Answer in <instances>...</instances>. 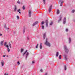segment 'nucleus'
<instances>
[{
    "mask_svg": "<svg viewBox=\"0 0 75 75\" xmlns=\"http://www.w3.org/2000/svg\"><path fill=\"white\" fill-rule=\"evenodd\" d=\"M45 41H46L45 43V45H46L47 46H48V47H51V45H50V42L48 41V38L46 39Z\"/></svg>",
    "mask_w": 75,
    "mask_h": 75,
    "instance_id": "1",
    "label": "nucleus"
},
{
    "mask_svg": "<svg viewBox=\"0 0 75 75\" xmlns=\"http://www.w3.org/2000/svg\"><path fill=\"white\" fill-rule=\"evenodd\" d=\"M64 49L65 51V52L66 53H68V52L69 51V50H68V48H67V46L64 45Z\"/></svg>",
    "mask_w": 75,
    "mask_h": 75,
    "instance_id": "2",
    "label": "nucleus"
},
{
    "mask_svg": "<svg viewBox=\"0 0 75 75\" xmlns=\"http://www.w3.org/2000/svg\"><path fill=\"white\" fill-rule=\"evenodd\" d=\"M52 5H51L50 6V7H49V13L51 12V8H52Z\"/></svg>",
    "mask_w": 75,
    "mask_h": 75,
    "instance_id": "3",
    "label": "nucleus"
},
{
    "mask_svg": "<svg viewBox=\"0 0 75 75\" xmlns=\"http://www.w3.org/2000/svg\"><path fill=\"white\" fill-rule=\"evenodd\" d=\"M1 64L2 67H3L4 65V62L3 60H2L1 62Z\"/></svg>",
    "mask_w": 75,
    "mask_h": 75,
    "instance_id": "4",
    "label": "nucleus"
},
{
    "mask_svg": "<svg viewBox=\"0 0 75 75\" xmlns=\"http://www.w3.org/2000/svg\"><path fill=\"white\" fill-rule=\"evenodd\" d=\"M63 24H65L66 23V17H64L63 21Z\"/></svg>",
    "mask_w": 75,
    "mask_h": 75,
    "instance_id": "5",
    "label": "nucleus"
},
{
    "mask_svg": "<svg viewBox=\"0 0 75 75\" xmlns=\"http://www.w3.org/2000/svg\"><path fill=\"white\" fill-rule=\"evenodd\" d=\"M45 23H46V27H48V20H46Z\"/></svg>",
    "mask_w": 75,
    "mask_h": 75,
    "instance_id": "6",
    "label": "nucleus"
},
{
    "mask_svg": "<svg viewBox=\"0 0 75 75\" xmlns=\"http://www.w3.org/2000/svg\"><path fill=\"white\" fill-rule=\"evenodd\" d=\"M6 47H7V48L8 52H10V49H9V48H8V45H7V46H6Z\"/></svg>",
    "mask_w": 75,
    "mask_h": 75,
    "instance_id": "7",
    "label": "nucleus"
},
{
    "mask_svg": "<svg viewBox=\"0 0 75 75\" xmlns=\"http://www.w3.org/2000/svg\"><path fill=\"white\" fill-rule=\"evenodd\" d=\"M31 10H29V11L28 16H29V17H31Z\"/></svg>",
    "mask_w": 75,
    "mask_h": 75,
    "instance_id": "8",
    "label": "nucleus"
},
{
    "mask_svg": "<svg viewBox=\"0 0 75 75\" xmlns=\"http://www.w3.org/2000/svg\"><path fill=\"white\" fill-rule=\"evenodd\" d=\"M29 54L30 53H29V52H27L26 55V57H25L26 59H27V57L28 56V55H29Z\"/></svg>",
    "mask_w": 75,
    "mask_h": 75,
    "instance_id": "9",
    "label": "nucleus"
},
{
    "mask_svg": "<svg viewBox=\"0 0 75 75\" xmlns=\"http://www.w3.org/2000/svg\"><path fill=\"white\" fill-rule=\"evenodd\" d=\"M45 37H46V34L45 33H44L43 34V39L44 40H45Z\"/></svg>",
    "mask_w": 75,
    "mask_h": 75,
    "instance_id": "10",
    "label": "nucleus"
},
{
    "mask_svg": "<svg viewBox=\"0 0 75 75\" xmlns=\"http://www.w3.org/2000/svg\"><path fill=\"white\" fill-rule=\"evenodd\" d=\"M38 23V21H36L33 24V26H34L36 24H37V23Z\"/></svg>",
    "mask_w": 75,
    "mask_h": 75,
    "instance_id": "11",
    "label": "nucleus"
},
{
    "mask_svg": "<svg viewBox=\"0 0 75 75\" xmlns=\"http://www.w3.org/2000/svg\"><path fill=\"white\" fill-rule=\"evenodd\" d=\"M14 6H15V8L14 9V11L15 12H16V10H17V7H16V5H15Z\"/></svg>",
    "mask_w": 75,
    "mask_h": 75,
    "instance_id": "12",
    "label": "nucleus"
},
{
    "mask_svg": "<svg viewBox=\"0 0 75 75\" xmlns=\"http://www.w3.org/2000/svg\"><path fill=\"white\" fill-rule=\"evenodd\" d=\"M27 51H28V50H26L23 53V56H24V55L25 54H26V53H27Z\"/></svg>",
    "mask_w": 75,
    "mask_h": 75,
    "instance_id": "13",
    "label": "nucleus"
},
{
    "mask_svg": "<svg viewBox=\"0 0 75 75\" xmlns=\"http://www.w3.org/2000/svg\"><path fill=\"white\" fill-rule=\"evenodd\" d=\"M61 20H62V17H60L59 19L58 20V23H59L60 21H61Z\"/></svg>",
    "mask_w": 75,
    "mask_h": 75,
    "instance_id": "14",
    "label": "nucleus"
},
{
    "mask_svg": "<svg viewBox=\"0 0 75 75\" xmlns=\"http://www.w3.org/2000/svg\"><path fill=\"white\" fill-rule=\"evenodd\" d=\"M3 42H4V41H2L0 42L1 45L3 46Z\"/></svg>",
    "mask_w": 75,
    "mask_h": 75,
    "instance_id": "15",
    "label": "nucleus"
},
{
    "mask_svg": "<svg viewBox=\"0 0 75 75\" xmlns=\"http://www.w3.org/2000/svg\"><path fill=\"white\" fill-rule=\"evenodd\" d=\"M69 43L70 44L71 42V38H69Z\"/></svg>",
    "mask_w": 75,
    "mask_h": 75,
    "instance_id": "16",
    "label": "nucleus"
},
{
    "mask_svg": "<svg viewBox=\"0 0 75 75\" xmlns=\"http://www.w3.org/2000/svg\"><path fill=\"white\" fill-rule=\"evenodd\" d=\"M63 3H64V1H62V2H61L60 5V6H62V5L63 4Z\"/></svg>",
    "mask_w": 75,
    "mask_h": 75,
    "instance_id": "17",
    "label": "nucleus"
},
{
    "mask_svg": "<svg viewBox=\"0 0 75 75\" xmlns=\"http://www.w3.org/2000/svg\"><path fill=\"white\" fill-rule=\"evenodd\" d=\"M59 13H60V12L59 11V9H57V14H59Z\"/></svg>",
    "mask_w": 75,
    "mask_h": 75,
    "instance_id": "18",
    "label": "nucleus"
},
{
    "mask_svg": "<svg viewBox=\"0 0 75 75\" xmlns=\"http://www.w3.org/2000/svg\"><path fill=\"white\" fill-rule=\"evenodd\" d=\"M40 49H42V43H40Z\"/></svg>",
    "mask_w": 75,
    "mask_h": 75,
    "instance_id": "19",
    "label": "nucleus"
},
{
    "mask_svg": "<svg viewBox=\"0 0 75 75\" xmlns=\"http://www.w3.org/2000/svg\"><path fill=\"white\" fill-rule=\"evenodd\" d=\"M8 45L10 48H11V44H10V43L9 42H8Z\"/></svg>",
    "mask_w": 75,
    "mask_h": 75,
    "instance_id": "20",
    "label": "nucleus"
},
{
    "mask_svg": "<svg viewBox=\"0 0 75 75\" xmlns=\"http://www.w3.org/2000/svg\"><path fill=\"white\" fill-rule=\"evenodd\" d=\"M7 44V43L6 42H5L4 43V46H5L6 47V46H7V45H6Z\"/></svg>",
    "mask_w": 75,
    "mask_h": 75,
    "instance_id": "21",
    "label": "nucleus"
},
{
    "mask_svg": "<svg viewBox=\"0 0 75 75\" xmlns=\"http://www.w3.org/2000/svg\"><path fill=\"white\" fill-rule=\"evenodd\" d=\"M58 55H59V53L58 52H57L56 53L57 57H58Z\"/></svg>",
    "mask_w": 75,
    "mask_h": 75,
    "instance_id": "22",
    "label": "nucleus"
},
{
    "mask_svg": "<svg viewBox=\"0 0 75 75\" xmlns=\"http://www.w3.org/2000/svg\"><path fill=\"white\" fill-rule=\"evenodd\" d=\"M23 51H24V49H21V53H22V52H23Z\"/></svg>",
    "mask_w": 75,
    "mask_h": 75,
    "instance_id": "23",
    "label": "nucleus"
},
{
    "mask_svg": "<svg viewBox=\"0 0 75 75\" xmlns=\"http://www.w3.org/2000/svg\"><path fill=\"white\" fill-rule=\"evenodd\" d=\"M25 6L24 5L23 6V10H25Z\"/></svg>",
    "mask_w": 75,
    "mask_h": 75,
    "instance_id": "24",
    "label": "nucleus"
},
{
    "mask_svg": "<svg viewBox=\"0 0 75 75\" xmlns=\"http://www.w3.org/2000/svg\"><path fill=\"white\" fill-rule=\"evenodd\" d=\"M25 28L24 27L23 30V34L25 33Z\"/></svg>",
    "mask_w": 75,
    "mask_h": 75,
    "instance_id": "25",
    "label": "nucleus"
},
{
    "mask_svg": "<svg viewBox=\"0 0 75 75\" xmlns=\"http://www.w3.org/2000/svg\"><path fill=\"white\" fill-rule=\"evenodd\" d=\"M52 24H53V22L52 21L50 24V25H52Z\"/></svg>",
    "mask_w": 75,
    "mask_h": 75,
    "instance_id": "26",
    "label": "nucleus"
},
{
    "mask_svg": "<svg viewBox=\"0 0 75 75\" xmlns=\"http://www.w3.org/2000/svg\"><path fill=\"white\" fill-rule=\"evenodd\" d=\"M59 59H61V55H59Z\"/></svg>",
    "mask_w": 75,
    "mask_h": 75,
    "instance_id": "27",
    "label": "nucleus"
},
{
    "mask_svg": "<svg viewBox=\"0 0 75 75\" xmlns=\"http://www.w3.org/2000/svg\"><path fill=\"white\" fill-rule=\"evenodd\" d=\"M64 70L65 71H66L67 70V67H66V66H64Z\"/></svg>",
    "mask_w": 75,
    "mask_h": 75,
    "instance_id": "28",
    "label": "nucleus"
},
{
    "mask_svg": "<svg viewBox=\"0 0 75 75\" xmlns=\"http://www.w3.org/2000/svg\"><path fill=\"white\" fill-rule=\"evenodd\" d=\"M4 27L5 28H7V27H6V25L5 24L4 25Z\"/></svg>",
    "mask_w": 75,
    "mask_h": 75,
    "instance_id": "29",
    "label": "nucleus"
},
{
    "mask_svg": "<svg viewBox=\"0 0 75 75\" xmlns=\"http://www.w3.org/2000/svg\"><path fill=\"white\" fill-rule=\"evenodd\" d=\"M16 17H17V19H18H18H19V18H20L19 16H17Z\"/></svg>",
    "mask_w": 75,
    "mask_h": 75,
    "instance_id": "30",
    "label": "nucleus"
},
{
    "mask_svg": "<svg viewBox=\"0 0 75 75\" xmlns=\"http://www.w3.org/2000/svg\"><path fill=\"white\" fill-rule=\"evenodd\" d=\"M38 44H37V45L36 46V48H38Z\"/></svg>",
    "mask_w": 75,
    "mask_h": 75,
    "instance_id": "31",
    "label": "nucleus"
},
{
    "mask_svg": "<svg viewBox=\"0 0 75 75\" xmlns=\"http://www.w3.org/2000/svg\"><path fill=\"white\" fill-rule=\"evenodd\" d=\"M43 1L44 3V4H45V0H43Z\"/></svg>",
    "mask_w": 75,
    "mask_h": 75,
    "instance_id": "32",
    "label": "nucleus"
},
{
    "mask_svg": "<svg viewBox=\"0 0 75 75\" xmlns=\"http://www.w3.org/2000/svg\"><path fill=\"white\" fill-rule=\"evenodd\" d=\"M17 3H18V4H20L21 3L18 0V1H17Z\"/></svg>",
    "mask_w": 75,
    "mask_h": 75,
    "instance_id": "33",
    "label": "nucleus"
},
{
    "mask_svg": "<svg viewBox=\"0 0 75 75\" xmlns=\"http://www.w3.org/2000/svg\"><path fill=\"white\" fill-rule=\"evenodd\" d=\"M17 64L18 65H20V62H19V61H18L17 62Z\"/></svg>",
    "mask_w": 75,
    "mask_h": 75,
    "instance_id": "34",
    "label": "nucleus"
},
{
    "mask_svg": "<svg viewBox=\"0 0 75 75\" xmlns=\"http://www.w3.org/2000/svg\"><path fill=\"white\" fill-rule=\"evenodd\" d=\"M75 12V10H73L72 11V13H74Z\"/></svg>",
    "mask_w": 75,
    "mask_h": 75,
    "instance_id": "35",
    "label": "nucleus"
},
{
    "mask_svg": "<svg viewBox=\"0 0 75 75\" xmlns=\"http://www.w3.org/2000/svg\"><path fill=\"white\" fill-rule=\"evenodd\" d=\"M20 11H21V10L20 9H19L17 10L18 12H20Z\"/></svg>",
    "mask_w": 75,
    "mask_h": 75,
    "instance_id": "36",
    "label": "nucleus"
},
{
    "mask_svg": "<svg viewBox=\"0 0 75 75\" xmlns=\"http://www.w3.org/2000/svg\"><path fill=\"white\" fill-rule=\"evenodd\" d=\"M65 60H66V61H67V58L66 56H65Z\"/></svg>",
    "mask_w": 75,
    "mask_h": 75,
    "instance_id": "37",
    "label": "nucleus"
},
{
    "mask_svg": "<svg viewBox=\"0 0 75 75\" xmlns=\"http://www.w3.org/2000/svg\"><path fill=\"white\" fill-rule=\"evenodd\" d=\"M41 24H42V25L44 24V21H42V22Z\"/></svg>",
    "mask_w": 75,
    "mask_h": 75,
    "instance_id": "38",
    "label": "nucleus"
},
{
    "mask_svg": "<svg viewBox=\"0 0 75 75\" xmlns=\"http://www.w3.org/2000/svg\"><path fill=\"white\" fill-rule=\"evenodd\" d=\"M27 40H30V38H29V37H27Z\"/></svg>",
    "mask_w": 75,
    "mask_h": 75,
    "instance_id": "39",
    "label": "nucleus"
},
{
    "mask_svg": "<svg viewBox=\"0 0 75 75\" xmlns=\"http://www.w3.org/2000/svg\"><path fill=\"white\" fill-rule=\"evenodd\" d=\"M42 30H44V26H42Z\"/></svg>",
    "mask_w": 75,
    "mask_h": 75,
    "instance_id": "40",
    "label": "nucleus"
},
{
    "mask_svg": "<svg viewBox=\"0 0 75 75\" xmlns=\"http://www.w3.org/2000/svg\"><path fill=\"white\" fill-rule=\"evenodd\" d=\"M66 31H67V32L68 31V29H66Z\"/></svg>",
    "mask_w": 75,
    "mask_h": 75,
    "instance_id": "41",
    "label": "nucleus"
},
{
    "mask_svg": "<svg viewBox=\"0 0 75 75\" xmlns=\"http://www.w3.org/2000/svg\"><path fill=\"white\" fill-rule=\"evenodd\" d=\"M43 71V70H42V69H41L40 70V71H41V72H42Z\"/></svg>",
    "mask_w": 75,
    "mask_h": 75,
    "instance_id": "42",
    "label": "nucleus"
},
{
    "mask_svg": "<svg viewBox=\"0 0 75 75\" xmlns=\"http://www.w3.org/2000/svg\"><path fill=\"white\" fill-rule=\"evenodd\" d=\"M34 61H32V64H34Z\"/></svg>",
    "mask_w": 75,
    "mask_h": 75,
    "instance_id": "43",
    "label": "nucleus"
},
{
    "mask_svg": "<svg viewBox=\"0 0 75 75\" xmlns=\"http://www.w3.org/2000/svg\"><path fill=\"white\" fill-rule=\"evenodd\" d=\"M1 35H2V34L0 33V36H1Z\"/></svg>",
    "mask_w": 75,
    "mask_h": 75,
    "instance_id": "44",
    "label": "nucleus"
},
{
    "mask_svg": "<svg viewBox=\"0 0 75 75\" xmlns=\"http://www.w3.org/2000/svg\"><path fill=\"white\" fill-rule=\"evenodd\" d=\"M6 28V29H8V30L9 29V28Z\"/></svg>",
    "mask_w": 75,
    "mask_h": 75,
    "instance_id": "45",
    "label": "nucleus"
},
{
    "mask_svg": "<svg viewBox=\"0 0 75 75\" xmlns=\"http://www.w3.org/2000/svg\"><path fill=\"white\" fill-rule=\"evenodd\" d=\"M62 1V0H60L59 1V2H61Z\"/></svg>",
    "mask_w": 75,
    "mask_h": 75,
    "instance_id": "46",
    "label": "nucleus"
},
{
    "mask_svg": "<svg viewBox=\"0 0 75 75\" xmlns=\"http://www.w3.org/2000/svg\"><path fill=\"white\" fill-rule=\"evenodd\" d=\"M3 57H6V55H4Z\"/></svg>",
    "mask_w": 75,
    "mask_h": 75,
    "instance_id": "47",
    "label": "nucleus"
},
{
    "mask_svg": "<svg viewBox=\"0 0 75 75\" xmlns=\"http://www.w3.org/2000/svg\"><path fill=\"white\" fill-rule=\"evenodd\" d=\"M4 75H6V73H5Z\"/></svg>",
    "mask_w": 75,
    "mask_h": 75,
    "instance_id": "48",
    "label": "nucleus"
},
{
    "mask_svg": "<svg viewBox=\"0 0 75 75\" xmlns=\"http://www.w3.org/2000/svg\"><path fill=\"white\" fill-rule=\"evenodd\" d=\"M13 33H14V34H15V33H16V32H13Z\"/></svg>",
    "mask_w": 75,
    "mask_h": 75,
    "instance_id": "49",
    "label": "nucleus"
},
{
    "mask_svg": "<svg viewBox=\"0 0 75 75\" xmlns=\"http://www.w3.org/2000/svg\"><path fill=\"white\" fill-rule=\"evenodd\" d=\"M19 13H21V12H19Z\"/></svg>",
    "mask_w": 75,
    "mask_h": 75,
    "instance_id": "50",
    "label": "nucleus"
},
{
    "mask_svg": "<svg viewBox=\"0 0 75 75\" xmlns=\"http://www.w3.org/2000/svg\"><path fill=\"white\" fill-rule=\"evenodd\" d=\"M8 57V56H7V57Z\"/></svg>",
    "mask_w": 75,
    "mask_h": 75,
    "instance_id": "51",
    "label": "nucleus"
},
{
    "mask_svg": "<svg viewBox=\"0 0 75 75\" xmlns=\"http://www.w3.org/2000/svg\"><path fill=\"white\" fill-rule=\"evenodd\" d=\"M6 75H8V74H6Z\"/></svg>",
    "mask_w": 75,
    "mask_h": 75,
    "instance_id": "52",
    "label": "nucleus"
}]
</instances>
